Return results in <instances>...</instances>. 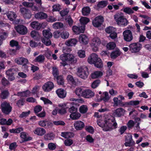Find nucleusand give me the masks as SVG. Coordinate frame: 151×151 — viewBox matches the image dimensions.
<instances>
[{
  "label": "nucleus",
  "mask_w": 151,
  "mask_h": 151,
  "mask_svg": "<svg viewBox=\"0 0 151 151\" xmlns=\"http://www.w3.org/2000/svg\"><path fill=\"white\" fill-rule=\"evenodd\" d=\"M104 122L105 124L104 131H107L117 127V123L115 118L111 115L107 116L105 118Z\"/></svg>",
  "instance_id": "nucleus-1"
},
{
  "label": "nucleus",
  "mask_w": 151,
  "mask_h": 151,
  "mask_svg": "<svg viewBox=\"0 0 151 151\" xmlns=\"http://www.w3.org/2000/svg\"><path fill=\"white\" fill-rule=\"evenodd\" d=\"M88 61L90 64H94L95 66L97 68H101L103 66L101 59L96 53L92 54L88 57Z\"/></svg>",
  "instance_id": "nucleus-2"
},
{
  "label": "nucleus",
  "mask_w": 151,
  "mask_h": 151,
  "mask_svg": "<svg viewBox=\"0 0 151 151\" xmlns=\"http://www.w3.org/2000/svg\"><path fill=\"white\" fill-rule=\"evenodd\" d=\"M42 34L44 37L42 39V42L46 46H49L51 44V41L49 39L52 38V35L50 29H44L42 31Z\"/></svg>",
  "instance_id": "nucleus-3"
},
{
  "label": "nucleus",
  "mask_w": 151,
  "mask_h": 151,
  "mask_svg": "<svg viewBox=\"0 0 151 151\" xmlns=\"http://www.w3.org/2000/svg\"><path fill=\"white\" fill-rule=\"evenodd\" d=\"M114 19L117 24L120 26H126L129 23L127 20L121 14H116L114 16Z\"/></svg>",
  "instance_id": "nucleus-4"
},
{
  "label": "nucleus",
  "mask_w": 151,
  "mask_h": 151,
  "mask_svg": "<svg viewBox=\"0 0 151 151\" xmlns=\"http://www.w3.org/2000/svg\"><path fill=\"white\" fill-rule=\"evenodd\" d=\"M77 74L79 77L83 79L87 78L89 73L88 69L86 66L79 67L77 68Z\"/></svg>",
  "instance_id": "nucleus-5"
},
{
  "label": "nucleus",
  "mask_w": 151,
  "mask_h": 151,
  "mask_svg": "<svg viewBox=\"0 0 151 151\" xmlns=\"http://www.w3.org/2000/svg\"><path fill=\"white\" fill-rule=\"evenodd\" d=\"M1 108L3 113L8 115L12 111V107L9 103L5 101L1 103Z\"/></svg>",
  "instance_id": "nucleus-6"
},
{
  "label": "nucleus",
  "mask_w": 151,
  "mask_h": 151,
  "mask_svg": "<svg viewBox=\"0 0 151 151\" xmlns=\"http://www.w3.org/2000/svg\"><path fill=\"white\" fill-rule=\"evenodd\" d=\"M20 8L19 11L22 15L24 18L26 19H30L32 16V14L30 10L25 7H22V5H20Z\"/></svg>",
  "instance_id": "nucleus-7"
},
{
  "label": "nucleus",
  "mask_w": 151,
  "mask_h": 151,
  "mask_svg": "<svg viewBox=\"0 0 151 151\" xmlns=\"http://www.w3.org/2000/svg\"><path fill=\"white\" fill-rule=\"evenodd\" d=\"M142 47V45L138 42L132 43L129 45V50L133 53L138 52Z\"/></svg>",
  "instance_id": "nucleus-8"
},
{
  "label": "nucleus",
  "mask_w": 151,
  "mask_h": 151,
  "mask_svg": "<svg viewBox=\"0 0 151 151\" xmlns=\"http://www.w3.org/2000/svg\"><path fill=\"white\" fill-rule=\"evenodd\" d=\"M17 32L22 35H25L28 32L27 27L23 25H18L15 27Z\"/></svg>",
  "instance_id": "nucleus-9"
},
{
  "label": "nucleus",
  "mask_w": 151,
  "mask_h": 151,
  "mask_svg": "<svg viewBox=\"0 0 151 151\" xmlns=\"http://www.w3.org/2000/svg\"><path fill=\"white\" fill-rule=\"evenodd\" d=\"M124 38L127 42H130L133 39L132 32L130 30H126L123 32Z\"/></svg>",
  "instance_id": "nucleus-10"
},
{
  "label": "nucleus",
  "mask_w": 151,
  "mask_h": 151,
  "mask_svg": "<svg viewBox=\"0 0 151 151\" xmlns=\"http://www.w3.org/2000/svg\"><path fill=\"white\" fill-rule=\"evenodd\" d=\"M104 22V18L101 16L96 17L93 21L92 24L95 27H98L100 26Z\"/></svg>",
  "instance_id": "nucleus-11"
},
{
  "label": "nucleus",
  "mask_w": 151,
  "mask_h": 151,
  "mask_svg": "<svg viewBox=\"0 0 151 151\" xmlns=\"http://www.w3.org/2000/svg\"><path fill=\"white\" fill-rule=\"evenodd\" d=\"M54 87L53 83L51 81H48L45 83L42 87L43 90L45 92H49Z\"/></svg>",
  "instance_id": "nucleus-12"
},
{
  "label": "nucleus",
  "mask_w": 151,
  "mask_h": 151,
  "mask_svg": "<svg viewBox=\"0 0 151 151\" xmlns=\"http://www.w3.org/2000/svg\"><path fill=\"white\" fill-rule=\"evenodd\" d=\"M95 95L93 91L90 89H87L84 90L83 97L86 99H89L94 97Z\"/></svg>",
  "instance_id": "nucleus-13"
},
{
  "label": "nucleus",
  "mask_w": 151,
  "mask_h": 151,
  "mask_svg": "<svg viewBox=\"0 0 151 151\" xmlns=\"http://www.w3.org/2000/svg\"><path fill=\"white\" fill-rule=\"evenodd\" d=\"M15 62L18 65H25L28 63V60L27 58L21 57L16 58Z\"/></svg>",
  "instance_id": "nucleus-14"
},
{
  "label": "nucleus",
  "mask_w": 151,
  "mask_h": 151,
  "mask_svg": "<svg viewBox=\"0 0 151 151\" xmlns=\"http://www.w3.org/2000/svg\"><path fill=\"white\" fill-rule=\"evenodd\" d=\"M126 142L124 143L125 145L126 146H131L133 144V140L132 136L129 133L127 134L125 136Z\"/></svg>",
  "instance_id": "nucleus-15"
},
{
  "label": "nucleus",
  "mask_w": 151,
  "mask_h": 151,
  "mask_svg": "<svg viewBox=\"0 0 151 151\" xmlns=\"http://www.w3.org/2000/svg\"><path fill=\"white\" fill-rule=\"evenodd\" d=\"M75 129L77 130H81L85 126L84 123L81 121H76L74 123Z\"/></svg>",
  "instance_id": "nucleus-16"
},
{
  "label": "nucleus",
  "mask_w": 151,
  "mask_h": 151,
  "mask_svg": "<svg viewBox=\"0 0 151 151\" xmlns=\"http://www.w3.org/2000/svg\"><path fill=\"white\" fill-rule=\"evenodd\" d=\"M47 15L43 12H39L36 13L35 15V18L38 19H43L46 18Z\"/></svg>",
  "instance_id": "nucleus-17"
},
{
  "label": "nucleus",
  "mask_w": 151,
  "mask_h": 151,
  "mask_svg": "<svg viewBox=\"0 0 151 151\" xmlns=\"http://www.w3.org/2000/svg\"><path fill=\"white\" fill-rule=\"evenodd\" d=\"M33 132L35 134L39 136H42L46 133L45 129L41 127H37L36 128Z\"/></svg>",
  "instance_id": "nucleus-18"
},
{
  "label": "nucleus",
  "mask_w": 151,
  "mask_h": 151,
  "mask_svg": "<svg viewBox=\"0 0 151 151\" xmlns=\"http://www.w3.org/2000/svg\"><path fill=\"white\" fill-rule=\"evenodd\" d=\"M45 60V56L42 55H40L36 57L33 60L34 63L38 62L39 63H43Z\"/></svg>",
  "instance_id": "nucleus-19"
},
{
  "label": "nucleus",
  "mask_w": 151,
  "mask_h": 151,
  "mask_svg": "<svg viewBox=\"0 0 151 151\" xmlns=\"http://www.w3.org/2000/svg\"><path fill=\"white\" fill-rule=\"evenodd\" d=\"M67 54L65 53L61 55L60 56V58L62 61L60 63L63 66H65L67 64L66 61L67 59Z\"/></svg>",
  "instance_id": "nucleus-20"
},
{
  "label": "nucleus",
  "mask_w": 151,
  "mask_h": 151,
  "mask_svg": "<svg viewBox=\"0 0 151 151\" xmlns=\"http://www.w3.org/2000/svg\"><path fill=\"white\" fill-rule=\"evenodd\" d=\"M30 25L32 28L37 30L40 29L42 26V24L37 21L32 22Z\"/></svg>",
  "instance_id": "nucleus-21"
},
{
  "label": "nucleus",
  "mask_w": 151,
  "mask_h": 151,
  "mask_svg": "<svg viewBox=\"0 0 151 151\" xmlns=\"http://www.w3.org/2000/svg\"><path fill=\"white\" fill-rule=\"evenodd\" d=\"M56 92L60 98H65L66 96V92L61 88L58 89L56 90Z\"/></svg>",
  "instance_id": "nucleus-22"
},
{
  "label": "nucleus",
  "mask_w": 151,
  "mask_h": 151,
  "mask_svg": "<svg viewBox=\"0 0 151 151\" xmlns=\"http://www.w3.org/2000/svg\"><path fill=\"white\" fill-rule=\"evenodd\" d=\"M77 42V40L75 38L69 39L65 43V45L68 46H75Z\"/></svg>",
  "instance_id": "nucleus-23"
},
{
  "label": "nucleus",
  "mask_w": 151,
  "mask_h": 151,
  "mask_svg": "<svg viewBox=\"0 0 151 151\" xmlns=\"http://www.w3.org/2000/svg\"><path fill=\"white\" fill-rule=\"evenodd\" d=\"M67 61H69L72 63H74L76 62V59L74 56L72 54L67 53Z\"/></svg>",
  "instance_id": "nucleus-24"
},
{
  "label": "nucleus",
  "mask_w": 151,
  "mask_h": 151,
  "mask_svg": "<svg viewBox=\"0 0 151 151\" xmlns=\"http://www.w3.org/2000/svg\"><path fill=\"white\" fill-rule=\"evenodd\" d=\"M61 136L65 138H71L74 136V134L71 132H62Z\"/></svg>",
  "instance_id": "nucleus-25"
},
{
  "label": "nucleus",
  "mask_w": 151,
  "mask_h": 151,
  "mask_svg": "<svg viewBox=\"0 0 151 151\" xmlns=\"http://www.w3.org/2000/svg\"><path fill=\"white\" fill-rule=\"evenodd\" d=\"M79 41L81 42L83 44H86L88 43V37L84 35H81L79 37Z\"/></svg>",
  "instance_id": "nucleus-26"
},
{
  "label": "nucleus",
  "mask_w": 151,
  "mask_h": 151,
  "mask_svg": "<svg viewBox=\"0 0 151 151\" xmlns=\"http://www.w3.org/2000/svg\"><path fill=\"white\" fill-rule=\"evenodd\" d=\"M124 111V110L123 108H119L115 110L114 114L116 116L119 117L123 115Z\"/></svg>",
  "instance_id": "nucleus-27"
},
{
  "label": "nucleus",
  "mask_w": 151,
  "mask_h": 151,
  "mask_svg": "<svg viewBox=\"0 0 151 151\" xmlns=\"http://www.w3.org/2000/svg\"><path fill=\"white\" fill-rule=\"evenodd\" d=\"M8 18L11 21L14 20L17 17V16L14 12H9L6 14Z\"/></svg>",
  "instance_id": "nucleus-28"
},
{
  "label": "nucleus",
  "mask_w": 151,
  "mask_h": 151,
  "mask_svg": "<svg viewBox=\"0 0 151 151\" xmlns=\"http://www.w3.org/2000/svg\"><path fill=\"white\" fill-rule=\"evenodd\" d=\"M110 99L108 93L104 92L103 93L101 97V100L104 101V102H108Z\"/></svg>",
  "instance_id": "nucleus-29"
},
{
  "label": "nucleus",
  "mask_w": 151,
  "mask_h": 151,
  "mask_svg": "<svg viewBox=\"0 0 151 151\" xmlns=\"http://www.w3.org/2000/svg\"><path fill=\"white\" fill-rule=\"evenodd\" d=\"M81 116V114L77 111L72 113L70 115V117L73 120H77L79 119Z\"/></svg>",
  "instance_id": "nucleus-30"
},
{
  "label": "nucleus",
  "mask_w": 151,
  "mask_h": 151,
  "mask_svg": "<svg viewBox=\"0 0 151 151\" xmlns=\"http://www.w3.org/2000/svg\"><path fill=\"white\" fill-rule=\"evenodd\" d=\"M121 54L119 50L117 49L112 52L111 54V57L112 59H114L119 56Z\"/></svg>",
  "instance_id": "nucleus-31"
},
{
  "label": "nucleus",
  "mask_w": 151,
  "mask_h": 151,
  "mask_svg": "<svg viewBox=\"0 0 151 151\" xmlns=\"http://www.w3.org/2000/svg\"><path fill=\"white\" fill-rule=\"evenodd\" d=\"M101 43V41L100 39L98 37H95L92 40L91 45V46H95V45L99 46Z\"/></svg>",
  "instance_id": "nucleus-32"
},
{
  "label": "nucleus",
  "mask_w": 151,
  "mask_h": 151,
  "mask_svg": "<svg viewBox=\"0 0 151 151\" xmlns=\"http://www.w3.org/2000/svg\"><path fill=\"white\" fill-rule=\"evenodd\" d=\"M102 75L103 73L101 72L97 71L92 73L91 75V76L92 78L95 79L100 77Z\"/></svg>",
  "instance_id": "nucleus-33"
},
{
  "label": "nucleus",
  "mask_w": 151,
  "mask_h": 151,
  "mask_svg": "<svg viewBox=\"0 0 151 151\" xmlns=\"http://www.w3.org/2000/svg\"><path fill=\"white\" fill-rule=\"evenodd\" d=\"M9 94V93L8 90L2 91L1 92L0 96L2 99H5L8 97Z\"/></svg>",
  "instance_id": "nucleus-34"
},
{
  "label": "nucleus",
  "mask_w": 151,
  "mask_h": 151,
  "mask_svg": "<svg viewBox=\"0 0 151 151\" xmlns=\"http://www.w3.org/2000/svg\"><path fill=\"white\" fill-rule=\"evenodd\" d=\"M30 93V92L29 91H25L18 92L16 95L18 96L27 97L29 96Z\"/></svg>",
  "instance_id": "nucleus-35"
},
{
  "label": "nucleus",
  "mask_w": 151,
  "mask_h": 151,
  "mask_svg": "<svg viewBox=\"0 0 151 151\" xmlns=\"http://www.w3.org/2000/svg\"><path fill=\"white\" fill-rule=\"evenodd\" d=\"M90 9L88 6L84 7L82 9V14L84 16H87L90 13Z\"/></svg>",
  "instance_id": "nucleus-36"
},
{
  "label": "nucleus",
  "mask_w": 151,
  "mask_h": 151,
  "mask_svg": "<svg viewBox=\"0 0 151 151\" xmlns=\"http://www.w3.org/2000/svg\"><path fill=\"white\" fill-rule=\"evenodd\" d=\"M53 27L55 29L63 28V24L60 22L55 23L52 25Z\"/></svg>",
  "instance_id": "nucleus-37"
},
{
  "label": "nucleus",
  "mask_w": 151,
  "mask_h": 151,
  "mask_svg": "<svg viewBox=\"0 0 151 151\" xmlns=\"http://www.w3.org/2000/svg\"><path fill=\"white\" fill-rule=\"evenodd\" d=\"M76 94L78 96L83 97L84 90L81 88H77L75 91Z\"/></svg>",
  "instance_id": "nucleus-38"
},
{
  "label": "nucleus",
  "mask_w": 151,
  "mask_h": 151,
  "mask_svg": "<svg viewBox=\"0 0 151 151\" xmlns=\"http://www.w3.org/2000/svg\"><path fill=\"white\" fill-rule=\"evenodd\" d=\"M27 134L25 132H22L21 133L20 137L25 141L31 140L32 138L30 137H28Z\"/></svg>",
  "instance_id": "nucleus-39"
},
{
  "label": "nucleus",
  "mask_w": 151,
  "mask_h": 151,
  "mask_svg": "<svg viewBox=\"0 0 151 151\" xmlns=\"http://www.w3.org/2000/svg\"><path fill=\"white\" fill-rule=\"evenodd\" d=\"M116 47V44L115 42H110L108 43L106 45V48L109 50L114 49Z\"/></svg>",
  "instance_id": "nucleus-40"
},
{
  "label": "nucleus",
  "mask_w": 151,
  "mask_h": 151,
  "mask_svg": "<svg viewBox=\"0 0 151 151\" xmlns=\"http://www.w3.org/2000/svg\"><path fill=\"white\" fill-rule=\"evenodd\" d=\"M88 110L87 106L85 105H82L81 106L79 109V111L81 114L86 113Z\"/></svg>",
  "instance_id": "nucleus-41"
},
{
  "label": "nucleus",
  "mask_w": 151,
  "mask_h": 151,
  "mask_svg": "<svg viewBox=\"0 0 151 151\" xmlns=\"http://www.w3.org/2000/svg\"><path fill=\"white\" fill-rule=\"evenodd\" d=\"M57 82L59 85H63L64 84V80L62 76H60L56 77Z\"/></svg>",
  "instance_id": "nucleus-42"
},
{
  "label": "nucleus",
  "mask_w": 151,
  "mask_h": 151,
  "mask_svg": "<svg viewBox=\"0 0 151 151\" xmlns=\"http://www.w3.org/2000/svg\"><path fill=\"white\" fill-rule=\"evenodd\" d=\"M17 71V69L15 68H10L6 72V75L8 76L10 75H14V72Z\"/></svg>",
  "instance_id": "nucleus-43"
},
{
  "label": "nucleus",
  "mask_w": 151,
  "mask_h": 151,
  "mask_svg": "<svg viewBox=\"0 0 151 151\" xmlns=\"http://www.w3.org/2000/svg\"><path fill=\"white\" fill-rule=\"evenodd\" d=\"M80 21L82 25H85L90 21L89 19L86 17H82L81 18Z\"/></svg>",
  "instance_id": "nucleus-44"
},
{
  "label": "nucleus",
  "mask_w": 151,
  "mask_h": 151,
  "mask_svg": "<svg viewBox=\"0 0 151 151\" xmlns=\"http://www.w3.org/2000/svg\"><path fill=\"white\" fill-rule=\"evenodd\" d=\"M10 45L12 47L16 46L17 49H20V47L18 46V42L14 40H11L10 42Z\"/></svg>",
  "instance_id": "nucleus-45"
},
{
  "label": "nucleus",
  "mask_w": 151,
  "mask_h": 151,
  "mask_svg": "<svg viewBox=\"0 0 151 151\" xmlns=\"http://www.w3.org/2000/svg\"><path fill=\"white\" fill-rule=\"evenodd\" d=\"M107 5V1H102L98 3L97 6L99 8H103L106 6Z\"/></svg>",
  "instance_id": "nucleus-46"
},
{
  "label": "nucleus",
  "mask_w": 151,
  "mask_h": 151,
  "mask_svg": "<svg viewBox=\"0 0 151 151\" xmlns=\"http://www.w3.org/2000/svg\"><path fill=\"white\" fill-rule=\"evenodd\" d=\"M140 103V101H131L129 102H126V104L129 105L136 106L138 105Z\"/></svg>",
  "instance_id": "nucleus-47"
},
{
  "label": "nucleus",
  "mask_w": 151,
  "mask_h": 151,
  "mask_svg": "<svg viewBox=\"0 0 151 151\" xmlns=\"http://www.w3.org/2000/svg\"><path fill=\"white\" fill-rule=\"evenodd\" d=\"M100 83V81L99 79L95 81L91 84V88L93 89L95 88L98 86Z\"/></svg>",
  "instance_id": "nucleus-48"
},
{
  "label": "nucleus",
  "mask_w": 151,
  "mask_h": 151,
  "mask_svg": "<svg viewBox=\"0 0 151 151\" xmlns=\"http://www.w3.org/2000/svg\"><path fill=\"white\" fill-rule=\"evenodd\" d=\"M23 6L27 8H32L33 6V3L24 1L22 3Z\"/></svg>",
  "instance_id": "nucleus-49"
},
{
  "label": "nucleus",
  "mask_w": 151,
  "mask_h": 151,
  "mask_svg": "<svg viewBox=\"0 0 151 151\" xmlns=\"http://www.w3.org/2000/svg\"><path fill=\"white\" fill-rule=\"evenodd\" d=\"M69 12V9L68 8H65L60 12V13L61 16L64 17L67 15Z\"/></svg>",
  "instance_id": "nucleus-50"
},
{
  "label": "nucleus",
  "mask_w": 151,
  "mask_h": 151,
  "mask_svg": "<svg viewBox=\"0 0 151 151\" xmlns=\"http://www.w3.org/2000/svg\"><path fill=\"white\" fill-rule=\"evenodd\" d=\"M54 137L52 133L47 134L44 136V138L45 140L52 139Z\"/></svg>",
  "instance_id": "nucleus-51"
},
{
  "label": "nucleus",
  "mask_w": 151,
  "mask_h": 151,
  "mask_svg": "<svg viewBox=\"0 0 151 151\" xmlns=\"http://www.w3.org/2000/svg\"><path fill=\"white\" fill-rule=\"evenodd\" d=\"M61 37L64 39L68 38L69 34V33L66 31L63 32L60 34Z\"/></svg>",
  "instance_id": "nucleus-52"
},
{
  "label": "nucleus",
  "mask_w": 151,
  "mask_h": 151,
  "mask_svg": "<svg viewBox=\"0 0 151 151\" xmlns=\"http://www.w3.org/2000/svg\"><path fill=\"white\" fill-rule=\"evenodd\" d=\"M66 106V105L65 104L64 105H62V106L63 107L61 109H60L59 110L58 112L60 114H65L66 113V111L65 110V109L66 108H67V107H64V106Z\"/></svg>",
  "instance_id": "nucleus-53"
},
{
  "label": "nucleus",
  "mask_w": 151,
  "mask_h": 151,
  "mask_svg": "<svg viewBox=\"0 0 151 151\" xmlns=\"http://www.w3.org/2000/svg\"><path fill=\"white\" fill-rule=\"evenodd\" d=\"M123 11L124 12L129 14H133L134 13V11L131 8L128 7L124 8L123 9Z\"/></svg>",
  "instance_id": "nucleus-54"
},
{
  "label": "nucleus",
  "mask_w": 151,
  "mask_h": 151,
  "mask_svg": "<svg viewBox=\"0 0 151 151\" xmlns=\"http://www.w3.org/2000/svg\"><path fill=\"white\" fill-rule=\"evenodd\" d=\"M24 99H21L18 100L16 102L17 105L19 107L24 105Z\"/></svg>",
  "instance_id": "nucleus-55"
},
{
  "label": "nucleus",
  "mask_w": 151,
  "mask_h": 151,
  "mask_svg": "<svg viewBox=\"0 0 151 151\" xmlns=\"http://www.w3.org/2000/svg\"><path fill=\"white\" fill-rule=\"evenodd\" d=\"M113 101L114 102V104L116 106H118V105H120L122 104V102L121 101L118 100V98L114 97L113 98Z\"/></svg>",
  "instance_id": "nucleus-56"
},
{
  "label": "nucleus",
  "mask_w": 151,
  "mask_h": 151,
  "mask_svg": "<svg viewBox=\"0 0 151 151\" xmlns=\"http://www.w3.org/2000/svg\"><path fill=\"white\" fill-rule=\"evenodd\" d=\"M105 31L107 33L111 34L115 32V29L112 27H109L106 28L105 29Z\"/></svg>",
  "instance_id": "nucleus-57"
},
{
  "label": "nucleus",
  "mask_w": 151,
  "mask_h": 151,
  "mask_svg": "<svg viewBox=\"0 0 151 151\" xmlns=\"http://www.w3.org/2000/svg\"><path fill=\"white\" fill-rule=\"evenodd\" d=\"M40 99L43 101L45 104H52V102L48 99L43 97H41Z\"/></svg>",
  "instance_id": "nucleus-58"
},
{
  "label": "nucleus",
  "mask_w": 151,
  "mask_h": 151,
  "mask_svg": "<svg viewBox=\"0 0 151 151\" xmlns=\"http://www.w3.org/2000/svg\"><path fill=\"white\" fill-rule=\"evenodd\" d=\"M0 34L1 35L0 37L2 38V39L4 40L7 37L8 33L7 32L3 31L1 32Z\"/></svg>",
  "instance_id": "nucleus-59"
},
{
  "label": "nucleus",
  "mask_w": 151,
  "mask_h": 151,
  "mask_svg": "<svg viewBox=\"0 0 151 151\" xmlns=\"http://www.w3.org/2000/svg\"><path fill=\"white\" fill-rule=\"evenodd\" d=\"M78 56L81 58H84L86 56L85 52L84 50H79L78 52Z\"/></svg>",
  "instance_id": "nucleus-60"
},
{
  "label": "nucleus",
  "mask_w": 151,
  "mask_h": 151,
  "mask_svg": "<svg viewBox=\"0 0 151 151\" xmlns=\"http://www.w3.org/2000/svg\"><path fill=\"white\" fill-rule=\"evenodd\" d=\"M52 69V74L55 78L58 76V69L55 67H53Z\"/></svg>",
  "instance_id": "nucleus-61"
},
{
  "label": "nucleus",
  "mask_w": 151,
  "mask_h": 151,
  "mask_svg": "<svg viewBox=\"0 0 151 151\" xmlns=\"http://www.w3.org/2000/svg\"><path fill=\"white\" fill-rule=\"evenodd\" d=\"M140 119L138 117H137L135 118V122L136 123H137V124L134 127L137 129H140V127L139 126L140 122H140Z\"/></svg>",
  "instance_id": "nucleus-62"
},
{
  "label": "nucleus",
  "mask_w": 151,
  "mask_h": 151,
  "mask_svg": "<svg viewBox=\"0 0 151 151\" xmlns=\"http://www.w3.org/2000/svg\"><path fill=\"white\" fill-rule=\"evenodd\" d=\"M67 80L68 81L70 82L73 84H75V81L74 80L73 77L71 75H68L67 77Z\"/></svg>",
  "instance_id": "nucleus-63"
},
{
  "label": "nucleus",
  "mask_w": 151,
  "mask_h": 151,
  "mask_svg": "<svg viewBox=\"0 0 151 151\" xmlns=\"http://www.w3.org/2000/svg\"><path fill=\"white\" fill-rule=\"evenodd\" d=\"M73 143L72 140L71 139H67L64 141V144L66 146H70Z\"/></svg>",
  "instance_id": "nucleus-64"
}]
</instances>
